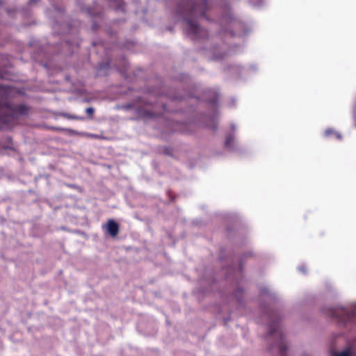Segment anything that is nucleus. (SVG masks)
<instances>
[{
  "label": "nucleus",
  "mask_w": 356,
  "mask_h": 356,
  "mask_svg": "<svg viewBox=\"0 0 356 356\" xmlns=\"http://www.w3.org/2000/svg\"><path fill=\"white\" fill-rule=\"evenodd\" d=\"M210 9L208 0H180L177 6V13L184 17L186 24L185 31L193 39L207 36V31L202 29L195 18L202 17L208 19L207 12Z\"/></svg>",
  "instance_id": "obj_1"
},
{
  "label": "nucleus",
  "mask_w": 356,
  "mask_h": 356,
  "mask_svg": "<svg viewBox=\"0 0 356 356\" xmlns=\"http://www.w3.org/2000/svg\"><path fill=\"white\" fill-rule=\"evenodd\" d=\"M29 107L25 104H12L7 99L0 101V122L10 124L14 122L19 116L26 115Z\"/></svg>",
  "instance_id": "obj_2"
},
{
  "label": "nucleus",
  "mask_w": 356,
  "mask_h": 356,
  "mask_svg": "<svg viewBox=\"0 0 356 356\" xmlns=\"http://www.w3.org/2000/svg\"><path fill=\"white\" fill-rule=\"evenodd\" d=\"M268 340L276 339V342L270 347V351H276L279 353V356H286L287 350L286 344L284 341V337L282 330L280 329L277 323L273 322L270 325V331L268 336Z\"/></svg>",
  "instance_id": "obj_3"
},
{
  "label": "nucleus",
  "mask_w": 356,
  "mask_h": 356,
  "mask_svg": "<svg viewBox=\"0 0 356 356\" xmlns=\"http://www.w3.org/2000/svg\"><path fill=\"white\" fill-rule=\"evenodd\" d=\"M330 316L336 318L339 322L344 325L348 323H356V307L347 309L344 307H337L330 309Z\"/></svg>",
  "instance_id": "obj_4"
},
{
  "label": "nucleus",
  "mask_w": 356,
  "mask_h": 356,
  "mask_svg": "<svg viewBox=\"0 0 356 356\" xmlns=\"http://www.w3.org/2000/svg\"><path fill=\"white\" fill-rule=\"evenodd\" d=\"M106 228L107 233L112 237H115L118 234L120 230L118 223L113 219H109L107 221Z\"/></svg>",
  "instance_id": "obj_5"
},
{
  "label": "nucleus",
  "mask_w": 356,
  "mask_h": 356,
  "mask_svg": "<svg viewBox=\"0 0 356 356\" xmlns=\"http://www.w3.org/2000/svg\"><path fill=\"white\" fill-rule=\"evenodd\" d=\"M331 356H356V351L348 347L342 350H332Z\"/></svg>",
  "instance_id": "obj_6"
},
{
  "label": "nucleus",
  "mask_w": 356,
  "mask_h": 356,
  "mask_svg": "<svg viewBox=\"0 0 356 356\" xmlns=\"http://www.w3.org/2000/svg\"><path fill=\"white\" fill-rule=\"evenodd\" d=\"M324 136L326 138H330V137L333 136L339 140H342V138H343L341 133L338 132L337 131H336L332 128L327 129L324 131Z\"/></svg>",
  "instance_id": "obj_7"
},
{
  "label": "nucleus",
  "mask_w": 356,
  "mask_h": 356,
  "mask_svg": "<svg viewBox=\"0 0 356 356\" xmlns=\"http://www.w3.org/2000/svg\"><path fill=\"white\" fill-rule=\"evenodd\" d=\"M46 128L49 130L54 131H66L70 134H75L76 132L71 129L64 128V127H52V126H47Z\"/></svg>",
  "instance_id": "obj_8"
},
{
  "label": "nucleus",
  "mask_w": 356,
  "mask_h": 356,
  "mask_svg": "<svg viewBox=\"0 0 356 356\" xmlns=\"http://www.w3.org/2000/svg\"><path fill=\"white\" fill-rule=\"evenodd\" d=\"M62 116L68 119V120H84L85 118L83 116H79L76 115H72L69 113H63Z\"/></svg>",
  "instance_id": "obj_9"
},
{
  "label": "nucleus",
  "mask_w": 356,
  "mask_h": 356,
  "mask_svg": "<svg viewBox=\"0 0 356 356\" xmlns=\"http://www.w3.org/2000/svg\"><path fill=\"white\" fill-rule=\"evenodd\" d=\"M234 138L232 136H227L225 142V146L226 147H232V143H233Z\"/></svg>",
  "instance_id": "obj_10"
},
{
  "label": "nucleus",
  "mask_w": 356,
  "mask_h": 356,
  "mask_svg": "<svg viewBox=\"0 0 356 356\" xmlns=\"http://www.w3.org/2000/svg\"><path fill=\"white\" fill-rule=\"evenodd\" d=\"M86 112L90 118H92L95 110L92 107H88L86 109Z\"/></svg>",
  "instance_id": "obj_11"
},
{
  "label": "nucleus",
  "mask_w": 356,
  "mask_h": 356,
  "mask_svg": "<svg viewBox=\"0 0 356 356\" xmlns=\"http://www.w3.org/2000/svg\"><path fill=\"white\" fill-rule=\"evenodd\" d=\"M8 87L4 86H0V91L3 92V94L7 95L8 93Z\"/></svg>",
  "instance_id": "obj_12"
},
{
  "label": "nucleus",
  "mask_w": 356,
  "mask_h": 356,
  "mask_svg": "<svg viewBox=\"0 0 356 356\" xmlns=\"http://www.w3.org/2000/svg\"><path fill=\"white\" fill-rule=\"evenodd\" d=\"M88 136L91 138H95V139H99L100 138V136L99 135H97V134H88Z\"/></svg>",
  "instance_id": "obj_13"
},
{
  "label": "nucleus",
  "mask_w": 356,
  "mask_h": 356,
  "mask_svg": "<svg viewBox=\"0 0 356 356\" xmlns=\"http://www.w3.org/2000/svg\"><path fill=\"white\" fill-rule=\"evenodd\" d=\"M3 149L5 150L6 149H10V150H13V151H15V149L13 147H11V146H4L3 147Z\"/></svg>",
  "instance_id": "obj_14"
},
{
  "label": "nucleus",
  "mask_w": 356,
  "mask_h": 356,
  "mask_svg": "<svg viewBox=\"0 0 356 356\" xmlns=\"http://www.w3.org/2000/svg\"><path fill=\"white\" fill-rule=\"evenodd\" d=\"M355 127H356V117L355 118Z\"/></svg>",
  "instance_id": "obj_15"
},
{
  "label": "nucleus",
  "mask_w": 356,
  "mask_h": 356,
  "mask_svg": "<svg viewBox=\"0 0 356 356\" xmlns=\"http://www.w3.org/2000/svg\"><path fill=\"white\" fill-rule=\"evenodd\" d=\"M0 154L3 155L4 154H3V153H2V152H0Z\"/></svg>",
  "instance_id": "obj_16"
}]
</instances>
